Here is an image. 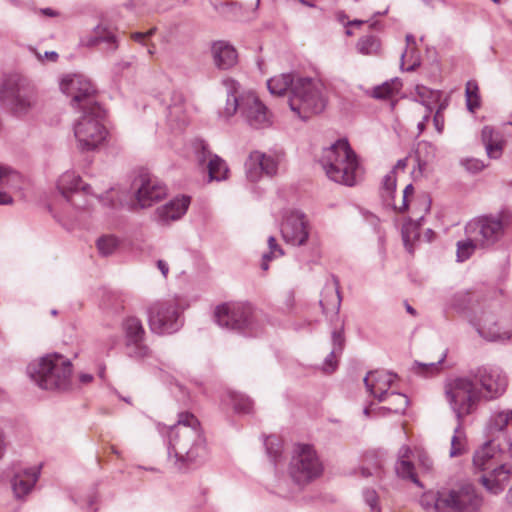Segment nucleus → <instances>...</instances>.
<instances>
[{"label": "nucleus", "instance_id": "nucleus-40", "mask_svg": "<svg viewBox=\"0 0 512 512\" xmlns=\"http://www.w3.org/2000/svg\"><path fill=\"white\" fill-rule=\"evenodd\" d=\"M478 85L475 81H468L466 84L465 95L466 105L469 111L474 112L480 107V97L478 94Z\"/></svg>", "mask_w": 512, "mask_h": 512}, {"label": "nucleus", "instance_id": "nucleus-34", "mask_svg": "<svg viewBox=\"0 0 512 512\" xmlns=\"http://www.w3.org/2000/svg\"><path fill=\"white\" fill-rule=\"evenodd\" d=\"M387 400H389L390 405L378 408L380 415H385L386 412L403 413L409 404L407 396L397 392L388 393Z\"/></svg>", "mask_w": 512, "mask_h": 512}, {"label": "nucleus", "instance_id": "nucleus-9", "mask_svg": "<svg viewBox=\"0 0 512 512\" xmlns=\"http://www.w3.org/2000/svg\"><path fill=\"white\" fill-rule=\"evenodd\" d=\"M103 118L104 110L100 105L82 111V116L74 124V135L81 150H94L106 139Z\"/></svg>", "mask_w": 512, "mask_h": 512}, {"label": "nucleus", "instance_id": "nucleus-20", "mask_svg": "<svg viewBox=\"0 0 512 512\" xmlns=\"http://www.w3.org/2000/svg\"><path fill=\"white\" fill-rule=\"evenodd\" d=\"M280 161L281 155L278 153L251 152L245 162L247 178L255 182L260 178L262 173L267 176L275 175L278 171Z\"/></svg>", "mask_w": 512, "mask_h": 512}, {"label": "nucleus", "instance_id": "nucleus-11", "mask_svg": "<svg viewBox=\"0 0 512 512\" xmlns=\"http://www.w3.org/2000/svg\"><path fill=\"white\" fill-rule=\"evenodd\" d=\"M214 319L221 328L248 332L253 329L254 310L252 305L246 302H226L215 308Z\"/></svg>", "mask_w": 512, "mask_h": 512}, {"label": "nucleus", "instance_id": "nucleus-46", "mask_svg": "<svg viewBox=\"0 0 512 512\" xmlns=\"http://www.w3.org/2000/svg\"><path fill=\"white\" fill-rule=\"evenodd\" d=\"M416 94L420 98V103L424 105L429 111H432L431 104L438 100L439 92L430 90L425 86H417Z\"/></svg>", "mask_w": 512, "mask_h": 512}, {"label": "nucleus", "instance_id": "nucleus-4", "mask_svg": "<svg viewBox=\"0 0 512 512\" xmlns=\"http://www.w3.org/2000/svg\"><path fill=\"white\" fill-rule=\"evenodd\" d=\"M320 164L329 179L342 185L354 186L361 176L357 156L345 139L325 148Z\"/></svg>", "mask_w": 512, "mask_h": 512}, {"label": "nucleus", "instance_id": "nucleus-10", "mask_svg": "<svg viewBox=\"0 0 512 512\" xmlns=\"http://www.w3.org/2000/svg\"><path fill=\"white\" fill-rule=\"evenodd\" d=\"M323 473V464L314 447L309 444H297L294 447L289 464V474L298 484H306Z\"/></svg>", "mask_w": 512, "mask_h": 512}, {"label": "nucleus", "instance_id": "nucleus-31", "mask_svg": "<svg viewBox=\"0 0 512 512\" xmlns=\"http://www.w3.org/2000/svg\"><path fill=\"white\" fill-rule=\"evenodd\" d=\"M173 101L174 103L168 107L167 120L172 128L182 129L188 123L182 94L174 92Z\"/></svg>", "mask_w": 512, "mask_h": 512}, {"label": "nucleus", "instance_id": "nucleus-59", "mask_svg": "<svg viewBox=\"0 0 512 512\" xmlns=\"http://www.w3.org/2000/svg\"><path fill=\"white\" fill-rule=\"evenodd\" d=\"M132 65V60H121L115 65V71L117 73L123 72L124 70L130 68Z\"/></svg>", "mask_w": 512, "mask_h": 512}, {"label": "nucleus", "instance_id": "nucleus-51", "mask_svg": "<svg viewBox=\"0 0 512 512\" xmlns=\"http://www.w3.org/2000/svg\"><path fill=\"white\" fill-rule=\"evenodd\" d=\"M418 465L425 472H430L433 469V460L430 458L427 452L423 450H416Z\"/></svg>", "mask_w": 512, "mask_h": 512}, {"label": "nucleus", "instance_id": "nucleus-5", "mask_svg": "<svg viewBox=\"0 0 512 512\" xmlns=\"http://www.w3.org/2000/svg\"><path fill=\"white\" fill-rule=\"evenodd\" d=\"M324 84L315 78L297 77L292 94L288 95V104L300 119L307 120L321 113L326 107Z\"/></svg>", "mask_w": 512, "mask_h": 512}, {"label": "nucleus", "instance_id": "nucleus-28", "mask_svg": "<svg viewBox=\"0 0 512 512\" xmlns=\"http://www.w3.org/2000/svg\"><path fill=\"white\" fill-rule=\"evenodd\" d=\"M512 475V468L506 464H501L493 468L489 476L483 475L481 483L493 494H498L504 489V484Z\"/></svg>", "mask_w": 512, "mask_h": 512}, {"label": "nucleus", "instance_id": "nucleus-39", "mask_svg": "<svg viewBox=\"0 0 512 512\" xmlns=\"http://www.w3.org/2000/svg\"><path fill=\"white\" fill-rule=\"evenodd\" d=\"M228 396L236 412L248 414L252 411L253 401L249 397L236 392H230Z\"/></svg>", "mask_w": 512, "mask_h": 512}, {"label": "nucleus", "instance_id": "nucleus-54", "mask_svg": "<svg viewBox=\"0 0 512 512\" xmlns=\"http://www.w3.org/2000/svg\"><path fill=\"white\" fill-rule=\"evenodd\" d=\"M33 52H34L35 56L38 58V60L41 62H44L45 60L51 61V62H56L58 59V54L55 51H46L44 53V55H42L41 53L37 52L34 49H33Z\"/></svg>", "mask_w": 512, "mask_h": 512}, {"label": "nucleus", "instance_id": "nucleus-29", "mask_svg": "<svg viewBox=\"0 0 512 512\" xmlns=\"http://www.w3.org/2000/svg\"><path fill=\"white\" fill-rule=\"evenodd\" d=\"M342 297L338 287V281L333 279L332 284H327L323 290L320 306L324 314L333 313L338 315L341 307Z\"/></svg>", "mask_w": 512, "mask_h": 512}, {"label": "nucleus", "instance_id": "nucleus-18", "mask_svg": "<svg viewBox=\"0 0 512 512\" xmlns=\"http://www.w3.org/2000/svg\"><path fill=\"white\" fill-rule=\"evenodd\" d=\"M126 338V354L130 358L143 359L150 354L148 346L144 344L145 330L140 319L128 317L123 322Z\"/></svg>", "mask_w": 512, "mask_h": 512}, {"label": "nucleus", "instance_id": "nucleus-60", "mask_svg": "<svg viewBox=\"0 0 512 512\" xmlns=\"http://www.w3.org/2000/svg\"><path fill=\"white\" fill-rule=\"evenodd\" d=\"M157 268L160 270L162 276L164 278H167L168 272H169V266L168 263L164 260H158L157 261Z\"/></svg>", "mask_w": 512, "mask_h": 512}, {"label": "nucleus", "instance_id": "nucleus-21", "mask_svg": "<svg viewBox=\"0 0 512 512\" xmlns=\"http://www.w3.org/2000/svg\"><path fill=\"white\" fill-rule=\"evenodd\" d=\"M503 453H512V440L510 438L505 443L497 442L496 439L489 440L475 451L473 464L481 471L493 470Z\"/></svg>", "mask_w": 512, "mask_h": 512}, {"label": "nucleus", "instance_id": "nucleus-52", "mask_svg": "<svg viewBox=\"0 0 512 512\" xmlns=\"http://www.w3.org/2000/svg\"><path fill=\"white\" fill-rule=\"evenodd\" d=\"M363 497L366 504L371 508L372 512L376 511L378 506V495L373 489H366L363 491Z\"/></svg>", "mask_w": 512, "mask_h": 512}, {"label": "nucleus", "instance_id": "nucleus-58", "mask_svg": "<svg viewBox=\"0 0 512 512\" xmlns=\"http://www.w3.org/2000/svg\"><path fill=\"white\" fill-rule=\"evenodd\" d=\"M412 450L409 446L403 445L398 452L399 460H409Z\"/></svg>", "mask_w": 512, "mask_h": 512}, {"label": "nucleus", "instance_id": "nucleus-23", "mask_svg": "<svg viewBox=\"0 0 512 512\" xmlns=\"http://www.w3.org/2000/svg\"><path fill=\"white\" fill-rule=\"evenodd\" d=\"M397 375L385 370L369 372L364 378L367 391L379 402L387 400L388 390L394 384Z\"/></svg>", "mask_w": 512, "mask_h": 512}, {"label": "nucleus", "instance_id": "nucleus-25", "mask_svg": "<svg viewBox=\"0 0 512 512\" xmlns=\"http://www.w3.org/2000/svg\"><path fill=\"white\" fill-rule=\"evenodd\" d=\"M488 429L490 435L497 442L502 439L505 443L508 438L512 440V410L495 412L491 415Z\"/></svg>", "mask_w": 512, "mask_h": 512}, {"label": "nucleus", "instance_id": "nucleus-26", "mask_svg": "<svg viewBox=\"0 0 512 512\" xmlns=\"http://www.w3.org/2000/svg\"><path fill=\"white\" fill-rule=\"evenodd\" d=\"M481 141L485 147L488 158L494 160L501 158L506 145V141L501 132L495 130L492 126L486 125L481 131Z\"/></svg>", "mask_w": 512, "mask_h": 512}, {"label": "nucleus", "instance_id": "nucleus-27", "mask_svg": "<svg viewBox=\"0 0 512 512\" xmlns=\"http://www.w3.org/2000/svg\"><path fill=\"white\" fill-rule=\"evenodd\" d=\"M211 52L215 66L221 70L230 69L237 63L236 50L225 41L213 43Z\"/></svg>", "mask_w": 512, "mask_h": 512}, {"label": "nucleus", "instance_id": "nucleus-41", "mask_svg": "<svg viewBox=\"0 0 512 512\" xmlns=\"http://www.w3.org/2000/svg\"><path fill=\"white\" fill-rule=\"evenodd\" d=\"M395 471L399 477L410 479L415 484L421 486L414 472V465L409 460H398L395 465Z\"/></svg>", "mask_w": 512, "mask_h": 512}, {"label": "nucleus", "instance_id": "nucleus-37", "mask_svg": "<svg viewBox=\"0 0 512 512\" xmlns=\"http://www.w3.org/2000/svg\"><path fill=\"white\" fill-rule=\"evenodd\" d=\"M380 48V40L374 35L361 37L356 45L357 51L363 55H376Z\"/></svg>", "mask_w": 512, "mask_h": 512}, {"label": "nucleus", "instance_id": "nucleus-1", "mask_svg": "<svg viewBox=\"0 0 512 512\" xmlns=\"http://www.w3.org/2000/svg\"><path fill=\"white\" fill-rule=\"evenodd\" d=\"M507 385L506 374L499 367L491 365L471 369L467 376L455 378L446 384V398L458 419L451 439V457L461 455L464 450L463 418L474 411L481 399L494 400L503 395Z\"/></svg>", "mask_w": 512, "mask_h": 512}, {"label": "nucleus", "instance_id": "nucleus-38", "mask_svg": "<svg viewBox=\"0 0 512 512\" xmlns=\"http://www.w3.org/2000/svg\"><path fill=\"white\" fill-rule=\"evenodd\" d=\"M401 82L398 78L387 81L382 85L373 88L371 96L375 99H386L398 92L401 88Z\"/></svg>", "mask_w": 512, "mask_h": 512}, {"label": "nucleus", "instance_id": "nucleus-48", "mask_svg": "<svg viewBox=\"0 0 512 512\" xmlns=\"http://www.w3.org/2000/svg\"><path fill=\"white\" fill-rule=\"evenodd\" d=\"M264 444L267 454L272 459V461L276 463L282 453V444L280 439L276 436H269L266 438Z\"/></svg>", "mask_w": 512, "mask_h": 512}, {"label": "nucleus", "instance_id": "nucleus-35", "mask_svg": "<svg viewBox=\"0 0 512 512\" xmlns=\"http://www.w3.org/2000/svg\"><path fill=\"white\" fill-rule=\"evenodd\" d=\"M207 168H208L209 179L211 181L212 180L221 181V180H225L227 178V174L229 171L228 167H227L225 161L222 158H220L218 155H214L213 157L210 158Z\"/></svg>", "mask_w": 512, "mask_h": 512}, {"label": "nucleus", "instance_id": "nucleus-7", "mask_svg": "<svg viewBox=\"0 0 512 512\" xmlns=\"http://www.w3.org/2000/svg\"><path fill=\"white\" fill-rule=\"evenodd\" d=\"M482 502L474 485L461 481L436 492L434 509L437 512H479Z\"/></svg>", "mask_w": 512, "mask_h": 512}, {"label": "nucleus", "instance_id": "nucleus-6", "mask_svg": "<svg viewBox=\"0 0 512 512\" xmlns=\"http://www.w3.org/2000/svg\"><path fill=\"white\" fill-rule=\"evenodd\" d=\"M224 84L228 89L233 90L228 92L226 106L223 111L227 118L233 116L239 110L246 122L255 129L267 128L272 124L270 112L253 92L237 97L235 95L236 82L232 79H226Z\"/></svg>", "mask_w": 512, "mask_h": 512}, {"label": "nucleus", "instance_id": "nucleus-45", "mask_svg": "<svg viewBox=\"0 0 512 512\" xmlns=\"http://www.w3.org/2000/svg\"><path fill=\"white\" fill-rule=\"evenodd\" d=\"M193 151L200 165L209 162L214 155L209 151L207 143L202 139L194 140Z\"/></svg>", "mask_w": 512, "mask_h": 512}, {"label": "nucleus", "instance_id": "nucleus-15", "mask_svg": "<svg viewBox=\"0 0 512 512\" xmlns=\"http://www.w3.org/2000/svg\"><path fill=\"white\" fill-rule=\"evenodd\" d=\"M504 223L499 215H486L470 221L465 231L478 243L479 248L494 246L504 235Z\"/></svg>", "mask_w": 512, "mask_h": 512}, {"label": "nucleus", "instance_id": "nucleus-53", "mask_svg": "<svg viewBox=\"0 0 512 512\" xmlns=\"http://www.w3.org/2000/svg\"><path fill=\"white\" fill-rule=\"evenodd\" d=\"M268 247H269V252L267 254H270V256L276 258V257H280L283 255V250L277 244L275 237L270 236L268 238Z\"/></svg>", "mask_w": 512, "mask_h": 512}, {"label": "nucleus", "instance_id": "nucleus-43", "mask_svg": "<svg viewBox=\"0 0 512 512\" xmlns=\"http://www.w3.org/2000/svg\"><path fill=\"white\" fill-rule=\"evenodd\" d=\"M479 248L478 243L473 239V237H469L466 241H459L457 244V259L460 262L467 260L474 250Z\"/></svg>", "mask_w": 512, "mask_h": 512}, {"label": "nucleus", "instance_id": "nucleus-12", "mask_svg": "<svg viewBox=\"0 0 512 512\" xmlns=\"http://www.w3.org/2000/svg\"><path fill=\"white\" fill-rule=\"evenodd\" d=\"M148 321L151 331L156 334H172L178 331L182 321L177 299L170 298L151 304L148 309Z\"/></svg>", "mask_w": 512, "mask_h": 512}, {"label": "nucleus", "instance_id": "nucleus-17", "mask_svg": "<svg viewBox=\"0 0 512 512\" xmlns=\"http://www.w3.org/2000/svg\"><path fill=\"white\" fill-rule=\"evenodd\" d=\"M136 203L139 208H147L163 199L167 194L166 186L156 177L141 174L135 179Z\"/></svg>", "mask_w": 512, "mask_h": 512}, {"label": "nucleus", "instance_id": "nucleus-55", "mask_svg": "<svg viewBox=\"0 0 512 512\" xmlns=\"http://www.w3.org/2000/svg\"><path fill=\"white\" fill-rule=\"evenodd\" d=\"M433 123L435 126L436 131L441 134L444 129V116L443 113H441L440 109H437L435 112V115L433 117Z\"/></svg>", "mask_w": 512, "mask_h": 512}, {"label": "nucleus", "instance_id": "nucleus-49", "mask_svg": "<svg viewBox=\"0 0 512 512\" xmlns=\"http://www.w3.org/2000/svg\"><path fill=\"white\" fill-rule=\"evenodd\" d=\"M396 189V176L390 171L383 179V197L387 200L393 197Z\"/></svg>", "mask_w": 512, "mask_h": 512}, {"label": "nucleus", "instance_id": "nucleus-42", "mask_svg": "<svg viewBox=\"0 0 512 512\" xmlns=\"http://www.w3.org/2000/svg\"><path fill=\"white\" fill-rule=\"evenodd\" d=\"M446 353H443L437 362L422 363L415 361L413 364V371L423 376H429L439 371V365L444 361Z\"/></svg>", "mask_w": 512, "mask_h": 512}, {"label": "nucleus", "instance_id": "nucleus-62", "mask_svg": "<svg viewBox=\"0 0 512 512\" xmlns=\"http://www.w3.org/2000/svg\"><path fill=\"white\" fill-rule=\"evenodd\" d=\"M131 38L138 43L145 44V40L147 39V34L144 32H134L131 34Z\"/></svg>", "mask_w": 512, "mask_h": 512}, {"label": "nucleus", "instance_id": "nucleus-22", "mask_svg": "<svg viewBox=\"0 0 512 512\" xmlns=\"http://www.w3.org/2000/svg\"><path fill=\"white\" fill-rule=\"evenodd\" d=\"M41 474V466L20 467L15 470L10 479L14 497L18 500L24 499L34 489Z\"/></svg>", "mask_w": 512, "mask_h": 512}, {"label": "nucleus", "instance_id": "nucleus-14", "mask_svg": "<svg viewBox=\"0 0 512 512\" xmlns=\"http://www.w3.org/2000/svg\"><path fill=\"white\" fill-rule=\"evenodd\" d=\"M61 91L70 98L71 106L81 111L99 105L96 89L92 82L82 74L66 75L60 82Z\"/></svg>", "mask_w": 512, "mask_h": 512}, {"label": "nucleus", "instance_id": "nucleus-63", "mask_svg": "<svg viewBox=\"0 0 512 512\" xmlns=\"http://www.w3.org/2000/svg\"><path fill=\"white\" fill-rule=\"evenodd\" d=\"M407 163V158L399 159L392 170L394 171V174H396L397 170H404L407 167Z\"/></svg>", "mask_w": 512, "mask_h": 512}, {"label": "nucleus", "instance_id": "nucleus-19", "mask_svg": "<svg viewBox=\"0 0 512 512\" xmlns=\"http://www.w3.org/2000/svg\"><path fill=\"white\" fill-rule=\"evenodd\" d=\"M281 234L284 241L293 246L304 245L309 237L307 217L300 211H291L281 224Z\"/></svg>", "mask_w": 512, "mask_h": 512}, {"label": "nucleus", "instance_id": "nucleus-36", "mask_svg": "<svg viewBox=\"0 0 512 512\" xmlns=\"http://www.w3.org/2000/svg\"><path fill=\"white\" fill-rule=\"evenodd\" d=\"M422 220L423 216H421L417 221L409 219L402 226L403 243L406 249L409 251L411 247V242L419 237V228Z\"/></svg>", "mask_w": 512, "mask_h": 512}, {"label": "nucleus", "instance_id": "nucleus-47", "mask_svg": "<svg viewBox=\"0 0 512 512\" xmlns=\"http://www.w3.org/2000/svg\"><path fill=\"white\" fill-rule=\"evenodd\" d=\"M12 171L4 166H0V188L7 187L9 185ZM13 202L12 197L6 192H0V205L11 204Z\"/></svg>", "mask_w": 512, "mask_h": 512}, {"label": "nucleus", "instance_id": "nucleus-2", "mask_svg": "<svg viewBox=\"0 0 512 512\" xmlns=\"http://www.w3.org/2000/svg\"><path fill=\"white\" fill-rule=\"evenodd\" d=\"M205 456V438L200 422L193 414H179L177 423L169 430V460L182 471L202 462Z\"/></svg>", "mask_w": 512, "mask_h": 512}, {"label": "nucleus", "instance_id": "nucleus-24", "mask_svg": "<svg viewBox=\"0 0 512 512\" xmlns=\"http://www.w3.org/2000/svg\"><path fill=\"white\" fill-rule=\"evenodd\" d=\"M190 204V197H176L165 205L158 207L154 217L158 223L166 224L180 219L187 211Z\"/></svg>", "mask_w": 512, "mask_h": 512}, {"label": "nucleus", "instance_id": "nucleus-16", "mask_svg": "<svg viewBox=\"0 0 512 512\" xmlns=\"http://www.w3.org/2000/svg\"><path fill=\"white\" fill-rule=\"evenodd\" d=\"M470 323L478 334L487 341L502 342L509 340L512 335L510 326L499 321L490 309L475 312L473 317L470 318Z\"/></svg>", "mask_w": 512, "mask_h": 512}, {"label": "nucleus", "instance_id": "nucleus-8", "mask_svg": "<svg viewBox=\"0 0 512 512\" xmlns=\"http://www.w3.org/2000/svg\"><path fill=\"white\" fill-rule=\"evenodd\" d=\"M0 101L16 115L26 114L36 101L34 86L19 75L7 76L1 85Z\"/></svg>", "mask_w": 512, "mask_h": 512}, {"label": "nucleus", "instance_id": "nucleus-64", "mask_svg": "<svg viewBox=\"0 0 512 512\" xmlns=\"http://www.w3.org/2000/svg\"><path fill=\"white\" fill-rule=\"evenodd\" d=\"M423 148L431 152L433 157L435 156L436 148L434 145L429 142H422L419 144V151H421Z\"/></svg>", "mask_w": 512, "mask_h": 512}, {"label": "nucleus", "instance_id": "nucleus-32", "mask_svg": "<svg viewBox=\"0 0 512 512\" xmlns=\"http://www.w3.org/2000/svg\"><path fill=\"white\" fill-rule=\"evenodd\" d=\"M297 77L299 75H294L291 73H284L270 78L267 81V87L271 94L282 96L286 92L288 94H292V90L294 84L296 83Z\"/></svg>", "mask_w": 512, "mask_h": 512}, {"label": "nucleus", "instance_id": "nucleus-44", "mask_svg": "<svg viewBox=\"0 0 512 512\" xmlns=\"http://www.w3.org/2000/svg\"><path fill=\"white\" fill-rule=\"evenodd\" d=\"M118 247V240L111 235L102 236L97 241L99 253L103 256H109L114 253Z\"/></svg>", "mask_w": 512, "mask_h": 512}, {"label": "nucleus", "instance_id": "nucleus-13", "mask_svg": "<svg viewBox=\"0 0 512 512\" xmlns=\"http://www.w3.org/2000/svg\"><path fill=\"white\" fill-rule=\"evenodd\" d=\"M57 189L62 198L76 209L88 207L92 198L104 202L102 196L92 193L90 185L83 183L81 177L72 171H67L59 177Z\"/></svg>", "mask_w": 512, "mask_h": 512}, {"label": "nucleus", "instance_id": "nucleus-50", "mask_svg": "<svg viewBox=\"0 0 512 512\" xmlns=\"http://www.w3.org/2000/svg\"><path fill=\"white\" fill-rule=\"evenodd\" d=\"M461 164L471 173H478L486 167V164L482 160L476 158L464 159L461 161Z\"/></svg>", "mask_w": 512, "mask_h": 512}, {"label": "nucleus", "instance_id": "nucleus-33", "mask_svg": "<svg viewBox=\"0 0 512 512\" xmlns=\"http://www.w3.org/2000/svg\"><path fill=\"white\" fill-rule=\"evenodd\" d=\"M105 44V49L108 52H114L118 48V42L115 33L103 25H98L94 29L93 35L89 38L87 45L94 46L98 44Z\"/></svg>", "mask_w": 512, "mask_h": 512}, {"label": "nucleus", "instance_id": "nucleus-61", "mask_svg": "<svg viewBox=\"0 0 512 512\" xmlns=\"http://www.w3.org/2000/svg\"><path fill=\"white\" fill-rule=\"evenodd\" d=\"M430 113H431V111H429V110L427 109V112H426V114L423 116L422 121H420V122L417 124V128H418V130H419V133H422V132L425 130V128H426V123H427V122L429 121V119H430Z\"/></svg>", "mask_w": 512, "mask_h": 512}, {"label": "nucleus", "instance_id": "nucleus-3", "mask_svg": "<svg viewBox=\"0 0 512 512\" xmlns=\"http://www.w3.org/2000/svg\"><path fill=\"white\" fill-rule=\"evenodd\" d=\"M30 379L41 389L67 391L72 384V363L58 353L47 354L27 366Z\"/></svg>", "mask_w": 512, "mask_h": 512}, {"label": "nucleus", "instance_id": "nucleus-56", "mask_svg": "<svg viewBox=\"0 0 512 512\" xmlns=\"http://www.w3.org/2000/svg\"><path fill=\"white\" fill-rule=\"evenodd\" d=\"M414 192V187L412 184H408L404 191H403V200H402V206L399 208L400 212L405 211L408 208V201L407 198L409 195H411Z\"/></svg>", "mask_w": 512, "mask_h": 512}, {"label": "nucleus", "instance_id": "nucleus-30", "mask_svg": "<svg viewBox=\"0 0 512 512\" xmlns=\"http://www.w3.org/2000/svg\"><path fill=\"white\" fill-rule=\"evenodd\" d=\"M345 344L343 327L332 332V350L325 358L322 370L325 373H333L338 365L337 357L342 353Z\"/></svg>", "mask_w": 512, "mask_h": 512}, {"label": "nucleus", "instance_id": "nucleus-57", "mask_svg": "<svg viewBox=\"0 0 512 512\" xmlns=\"http://www.w3.org/2000/svg\"><path fill=\"white\" fill-rule=\"evenodd\" d=\"M435 498H436V494L435 495H424L422 498H421V505L425 508V509H430V508H434V504H435Z\"/></svg>", "mask_w": 512, "mask_h": 512}]
</instances>
